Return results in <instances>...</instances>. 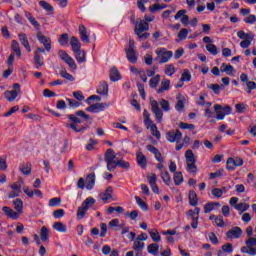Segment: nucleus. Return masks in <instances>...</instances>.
I'll return each mask as SVG.
<instances>
[{"mask_svg": "<svg viewBox=\"0 0 256 256\" xmlns=\"http://www.w3.org/2000/svg\"><path fill=\"white\" fill-rule=\"evenodd\" d=\"M67 117L72 121V123H67L66 127L68 129H72L75 133H83V131H87V129H89V125L82 126L80 129L77 128V125L83 123L82 119H84V121H89L90 119L89 114L85 113V111L79 110L76 111L75 114H69ZM79 117H82V119Z\"/></svg>", "mask_w": 256, "mask_h": 256, "instance_id": "f257e3e1", "label": "nucleus"}, {"mask_svg": "<svg viewBox=\"0 0 256 256\" xmlns=\"http://www.w3.org/2000/svg\"><path fill=\"white\" fill-rule=\"evenodd\" d=\"M157 57L155 58V61H159L160 65L163 63H169L171 59L173 58V51H169L165 48H158L156 50Z\"/></svg>", "mask_w": 256, "mask_h": 256, "instance_id": "f03ea898", "label": "nucleus"}, {"mask_svg": "<svg viewBox=\"0 0 256 256\" xmlns=\"http://www.w3.org/2000/svg\"><path fill=\"white\" fill-rule=\"evenodd\" d=\"M95 205V199L93 197H88L85 199V201L82 203L81 207L78 208L77 211V217L79 220L83 219L85 215L87 214V211L91 209Z\"/></svg>", "mask_w": 256, "mask_h": 256, "instance_id": "7ed1b4c3", "label": "nucleus"}, {"mask_svg": "<svg viewBox=\"0 0 256 256\" xmlns=\"http://www.w3.org/2000/svg\"><path fill=\"white\" fill-rule=\"evenodd\" d=\"M246 246L241 248L242 253H246L247 255L255 256L256 255V238L250 237L246 240Z\"/></svg>", "mask_w": 256, "mask_h": 256, "instance_id": "20e7f679", "label": "nucleus"}, {"mask_svg": "<svg viewBox=\"0 0 256 256\" xmlns=\"http://www.w3.org/2000/svg\"><path fill=\"white\" fill-rule=\"evenodd\" d=\"M21 93V85L19 83L13 84V90L5 91L4 97L7 101H15Z\"/></svg>", "mask_w": 256, "mask_h": 256, "instance_id": "39448f33", "label": "nucleus"}, {"mask_svg": "<svg viewBox=\"0 0 256 256\" xmlns=\"http://www.w3.org/2000/svg\"><path fill=\"white\" fill-rule=\"evenodd\" d=\"M58 55L60 59H62V61H64V63H66L70 67V69H73L74 71L75 69H77V63H75V60L71 56H69V54L65 50H59Z\"/></svg>", "mask_w": 256, "mask_h": 256, "instance_id": "423d86ee", "label": "nucleus"}, {"mask_svg": "<svg viewBox=\"0 0 256 256\" xmlns=\"http://www.w3.org/2000/svg\"><path fill=\"white\" fill-rule=\"evenodd\" d=\"M166 139L170 143H181V140L183 139V133H181V131L178 129L170 130L166 133Z\"/></svg>", "mask_w": 256, "mask_h": 256, "instance_id": "0eeeda50", "label": "nucleus"}, {"mask_svg": "<svg viewBox=\"0 0 256 256\" xmlns=\"http://www.w3.org/2000/svg\"><path fill=\"white\" fill-rule=\"evenodd\" d=\"M150 104L152 107V112L156 117L157 123H161V121H163V111L161 110V108H159V103L157 102V100H151Z\"/></svg>", "mask_w": 256, "mask_h": 256, "instance_id": "6e6552de", "label": "nucleus"}, {"mask_svg": "<svg viewBox=\"0 0 256 256\" xmlns=\"http://www.w3.org/2000/svg\"><path fill=\"white\" fill-rule=\"evenodd\" d=\"M145 31H149V23L145 22L141 18H138L135 25V35H139V33H145Z\"/></svg>", "mask_w": 256, "mask_h": 256, "instance_id": "1a4fd4ad", "label": "nucleus"}, {"mask_svg": "<svg viewBox=\"0 0 256 256\" xmlns=\"http://www.w3.org/2000/svg\"><path fill=\"white\" fill-rule=\"evenodd\" d=\"M243 235V230L240 227L235 226L226 232V237L228 239H239Z\"/></svg>", "mask_w": 256, "mask_h": 256, "instance_id": "9d476101", "label": "nucleus"}, {"mask_svg": "<svg viewBox=\"0 0 256 256\" xmlns=\"http://www.w3.org/2000/svg\"><path fill=\"white\" fill-rule=\"evenodd\" d=\"M36 37L38 41L45 47L46 51H51V38L43 35L41 32H38Z\"/></svg>", "mask_w": 256, "mask_h": 256, "instance_id": "9b49d317", "label": "nucleus"}, {"mask_svg": "<svg viewBox=\"0 0 256 256\" xmlns=\"http://www.w3.org/2000/svg\"><path fill=\"white\" fill-rule=\"evenodd\" d=\"M106 107H109V104L96 103V104H92L89 107H87L86 111H88V113H99V111H104V109H106Z\"/></svg>", "mask_w": 256, "mask_h": 256, "instance_id": "f8f14e48", "label": "nucleus"}, {"mask_svg": "<svg viewBox=\"0 0 256 256\" xmlns=\"http://www.w3.org/2000/svg\"><path fill=\"white\" fill-rule=\"evenodd\" d=\"M79 33L80 39L81 41H83V43H91V39L89 38V35H87V28L85 27V25H79Z\"/></svg>", "mask_w": 256, "mask_h": 256, "instance_id": "ddd939ff", "label": "nucleus"}, {"mask_svg": "<svg viewBox=\"0 0 256 256\" xmlns=\"http://www.w3.org/2000/svg\"><path fill=\"white\" fill-rule=\"evenodd\" d=\"M136 160L139 166H141L142 169L147 168V157L143 155V152L139 151L136 153Z\"/></svg>", "mask_w": 256, "mask_h": 256, "instance_id": "4468645a", "label": "nucleus"}, {"mask_svg": "<svg viewBox=\"0 0 256 256\" xmlns=\"http://www.w3.org/2000/svg\"><path fill=\"white\" fill-rule=\"evenodd\" d=\"M20 43H22L23 47L28 51V53H31V45L29 44V39L27 38V34L20 33L18 35Z\"/></svg>", "mask_w": 256, "mask_h": 256, "instance_id": "2eb2a0df", "label": "nucleus"}, {"mask_svg": "<svg viewBox=\"0 0 256 256\" xmlns=\"http://www.w3.org/2000/svg\"><path fill=\"white\" fill-rule=\"evenodd\" d=\"M95 187V172H92L86 177V189L91 191Z\"/></svg>", "mask_w": 256, "mask_h": 256, "instance_id": "dca6fc26", "label": "nucleus"}, {"mask_svg": "<svg viewBox=\"0 0 256 256\" xmlns=\"http://www.w3.org/2000/svg\"><path fill=\"white\" fill-rule=\"evenodd\" d=\"M2 211L3 213H5V215L7 217H9L10 219H19V213L13 211V209H11L10 207L8 206H4L2 207Z\"/></svg>", "mask_w": 256, "mask_h": 256, "instance_id": "f3484780", "label": "nucleus"}, {"mask_svg": "<svg viewBox=\"0 0 256 256\" xmlns=\"http://www.w3.org/2000/svg\"><path fill=\"white\" fill-rule=\"evenodd\" d=\"M148 182L150 183V187H151L153 193H159V186H157V175L152 174L148 178Z\"/></svg>", "mask_w": 256, "mask_h": 256, "instance_id": "a211bd4d", "label": "nucleus"}, {"mask_svg": "<svg viewBox=\"0 0 256 256\" xmlns=\"http://www.w3.org/2000/svg\"><path fill=\"white\" fill-rule=\"evenodd\" d=\"M109 199H113V187L108 186L105 192L101 195L103 203H107Z\"/></svg>", "mask_w": 256, "mask_h": 256, "instance_id": "6ab92c4d", "label": "nucleus"}, {"mask_svg": "<svg viewBox=\"0 0 256 256\" xmlns=\"http://www.w3.org/2000/svg\"><path fill=\"white\" fill-rule=\"evenodd\" d=\"M171 89V81L169 79H162L160 88L157 90V93H165V91H169Z\"/></svg>", "mask_w": 256, "mask_h": 256, "instance_id": "aec40b11", "label": "nucleus"}, {"mask_svg": "<svg viewBox=\"0 0 256 256\" xmlns=\"http://www.w3.org/2000/svg\"><path fill=\"white\" fill-rule=\"evenodd\" d=\"M115 159H117V156L115 155V150L111 148L107 149L104 155V161L106 163H111V161H115Z\"/></svg>", "mask_w": 256, "mask_h": 256, "instance_id": "412c9836", "label": "nucleus"}, {"mask_svg": "<svg viewBox=\"0 0 256 256\" xmlns=\"http://www.w3.org/2000/svg\"><path fill=\"white\" fill-rule=\"evenodd\" d=\"M189 203L192 207H197L199 205V198L195 190H191L188 195Z\"/></svg>", "mask_w": 256, "mask_h": 256, "instance_id": "4be33fe9", "label": "nucleus"}, {"mask_svg": "<svg viewBox=\"0 0 256 256\" xmlns=\"http://www.w3.org/2000/svg\"><path fill=\"white\" fill-rule=\"evenodd\" d=\"M70 45L72 47V51L75 53L77 51H81V42H79V39L75 36L71 37Z\"/></svg>", "mask_w": 256, "mask_h": 256, "instance_id": "5701e85b", "label": "nucleus"}, {"mask_svg": "<svg viewBox=\"0 0 256 256\" xmlns=\"http://www.w3.org/2000/svg\"><path fill=\"white\" fill-rule=\"evenodd\" d=\"M220 71H222V73H226L230 76L235 75V68H233V66L231 64L227 65V64L223 63L220 68Z\"/></svg>", "mask_w": 256, "mask_h": 256, "instance_id": "b1692460", "label": "nucleus"}, {"mask_svg": "<svg viewBox=\"0 0 256 256\" xmlns=\"http://www.w3.org/2000/svg\"><path fill=\"white\" fill-rule=\"evenodd\" d=\"M221 109H223V106L221 104L214 105L216 119H218V121H223L225 119V114L223 113V111H221Z\"/></svg>", "mask_w": 256, "mask_h": 256, "instance_id": "393cba45", "label": "nucleus"}, {"mask_svg": "<svg viewBox=\"0 0 256 256\" xmlns=\"http://www.w3.org/2000/svg\"><path fill=\"white\" fill-rule=\"evenodd\" d=\"M13 205H14V209H15L16 213H18V217H19V215H21V213H23V200H21V198H17L16 200L13 201Z\"/></svg>", "mask_w": 256, "mask_h": 256, "instance_id": "a878e982", "label": "nucleus"}, {"mask_svg": "<svg viewBox=\"0 0 256 256\" xmlns=\"http://www.w3.org/2000/svg\"><path fill=\"white\" fill-rule=\"evenodd\" d=\"M125 53L130 63H137V52H135V50H125Z\"/></svg>", "mask_w": 256, "mask_h": 256, "instance_id": "bb28decb", "label": "nucleus"}, {"mask_svg": "<svg viewBox=\"0 0 256 256\" xmlns=\"http://www.w3.org/2000/svg\"><path fill=\"white\" fill-rule=\"evenodd\" d=\"M121 79V73H119V70L117 67H113L110 70V80L115 82V81H120Z\"/></svg>", "mask_w": 256, "mask_h": 256, "instance_id": "cd10ccee", "label": "nucleus"}, {"mask_svg": "<svg viewBox=\"0 0 256 256\" xmlns=\"http://www.w3.org/2000/svg\"><path fill=\"white\" fill-rule=\"evenodd\" d=\"M34 65L36 69H40V67H43V65H45L43 57H41V54H37V52L34 53Z\"/></svg>", "mask_w": 256, "mask_h": 256, "instance_id": "c85d7f7f", "label": "nucleus"}, {"mask_svg": "<svg viewBox=\"0 0 256 256\" xmlns=\"http://www.w3.org/2000/svg\"><path fill=\"white\" fill-rule=\"evenodd\" d=\"M74 53H75L76 61L78 63H85L87 61L85 50H78Z\"/></svg>", "mask_w": 256, "mask_h": 256, "instance_id": "c756f323", "label": "nucleus"}, {"mask_svg": "<svg viewBox=\"0 0 256 256\" xmlns=\"http://www.w3.org/2000/svg\"><path fill=\"white\" fill-rule=\"evenodd\" d=\"M99 95H109V84L107 82H102L97 89Z\"/></svg>", "mask_w": 256, "mask_h": 256, "instance_id": "7c9ffc66", "label": "nucleus"}, {"mask_svg": "<svg viewBox=\"0 0 256 256\" xmlns=\"http://www.w3.org/2000/svg\"><path fill=\"white\" fill-rule=\"evenodd\" d=\"M53 229L58 231V233H67V225H65L63 222H55L53 224Z\"/></svg>", "mask_w": 256, "mask_h": 256, "instance_id": "2f4dec72", "label": "nucleus"}, {"mask_svg": "<svg viewBox=\"0 0 256 256\" xmlns=\"http://www.w3.org/2000/svg\"><path fill=\"white\" fill-rule=\"evenodd\" d=\"M147 251H148V253H150V255H154V256L159 255V244L152 243V244L148 245Z\"/></svg>", "mask_w": 256, "mask_h": 256, "instance_id": "473e14b6", "label": "nucleus"}, {"mask_svg": "<svg viewBox=\"0 0 256 256\" xmlns=\"http://www.w3.org/2000/svg\"><path fill=\"white\" fill-rule=\"evenodd\" d=\"M40 239L44 243H46V241H49V228H47L46 226H43L40 229Z\"/></svg>", "mask_w": 256, "mask_h": 256, "instance_id": "72a5a7b5", "label": "nucleus"}, {"mask_svg": "<svg viewBox=\"0 0 256 256\" xmlns=\"http://www.w3.org/2000/svg\"><path fill=\"white\" fill-rule=\"evenodd\" d=\"M215 207H221L219 202H209L204 205V213H211L215 209Z\"/></svg>", "mask_w": 256, "mask_h": 256, "instance_id": "f704fd0d", "label": "nucleus"}, {"mask_svg": "<svg viewBox=\"0 0 256 256\" xmlns=\"http://www.w3.org/2000/svg\"><path fill=\"white\" fill-rule=\"evenodd\" d=\"M186 157V165L190 163H197V160L195 159V154L193 153V150H187L185 152Z\"/></svg>", "mask_w": 256, "mask_h": 256, "instance_id": "c9c22d12", "label": "nucleus"}, {"mask_svg": "<svg viewBox=\"0 0 256 256\" xmlns=\"http://www.w3.org/2000/svg\"><path fill=\"white\" fill-rule=\"evenodd\" d=\"M148 233L154 243H159V241H161V235L159 234V231L157 229L149 230Z\"/></svg>", "mask_w": 256, "mask_h": 256, "instance_id": "e433bc0d", "label": "nucleus"}, {"mask_svg": "<svg viewBox=\"0 0 256 256\" xmlns=\"http://www.w3.org/2000/svg\"><path fill=\"white\" fill-rule=\"evenodd\" d=\"M237 37H239V39H255V34L253 33H245V31L240 30L237 32Z\"/></svg>", "mask_w": 256, "mask_h": 256, "instance_id": "4c0bfd02", "label": "nucleus"}, {"mask_svg": "<svg viewBox=\"0 0 256 256\" xmlns=\"http://www.w3.org/2000/svg\"><path fill=\"white\" fill-rule=\"evenodd\" d=\"M135 200L137 205H139L140 209H142V211H149V206L147 205V203H145V201H143V199H141V197L135 196Z\"/></svg>", "mask_w": 256, "mask_h": 256, "instance_id": "58836bf2", "label": "nucleus"}, {"mask_svg": "<svg viewBox=\"0 0 256 256\" xmlns=\"http://www.w3.org/2000/svg\"><path fill=\"white\" fill-rule=\"evenodd\" d=\"M159 81H161V75L156 74L154 77H152L149 81V85L152 89H155L159 85Z\"/></svg>", "mask_w": 256, "mask_h": 256, "instance_id": "ea45409f", "label": "nucleus"}, {"mask_svg": "<svg viewBox=\"0 0 256 256\" xmlns=\"http://www.w3.org/2000/svg\"><path fill=\"white\" fill-rule=\"evenodd\" d=\"M150 133L151 135H153V137H156V139H161V132L159 131V129L157 128V125L152 124L150 127Z\"/></svg>", "mask_w": 256, "mask_h": 256, "instance_id": "a19ab883", "label": "nucleus"}, {"mask_svg": "<svg viewBox=\"0 0 256 256\" xmlns=\"http://www.w3.org/2000/svg\"><path fill=\"white\" fill-rule=\"evenodd\" d=\"M236 167L235 159L232 157L228 158L226 161V169L228 171H235Z\"/></svg>", "mask_w": 256, "mask_h": 256, "instance_id": "79ce46f5", "label": "nucleus"}, {"mask_svg": "<svg viewBox=\"0 0 256 256\" xmlns=\"http://www.w3.org/2000/svg\"><path fill=\"white\" fill-rule=\"evenodd\" d=\"M160 175L165 185H171V175L168 171H162Z\"/></svg>", "mask_w": 256, "mask_h": 256, "instance_id": "37998d69", "label": "nucleus"}, {"mask_svg": "<svg viewBox=\"0 0 256 256\" xmlns=\"http://www.w3.org/2000/svg\"><path fill=\"white\" fill-rule=\"evenodd\" d=\"M12 51H14L18 57H21V46H19L17 40L12 41Z\"/></svg>", "mask_w": 256, "mask_h": 256, "instance_id": "c03bdc74", "label": "nucleus"}, {"mask_svg": "<svg viewBox=\"0 0 256 256\" xmlns=\"http://www.w3.org/2000/svg\"><path fill=\"white\" fill-rule=\"evenodd\" d=\"M58 43H60V45H62L63 47H65V45L69 44V34L67 33H63L61 34Z\"/></svg>", "mask_w": 256, "mask_h": 256, "instance_id": "a18cd8bd", "label": "nucleus"}, {"mask_svg": "<svg viewBox=\"0 0 256 256\" xmlns=\"http://www.w3.org/2000/svg\"><path fill=\"white\" fill-rule=\"evenodd\" d=\"M19 169L21 173H23V175H31V163H27L26 165H21Z\"/></svg>", "mask_w": 256, "mask_h": 256, "instance_id": "49530a36", "label": "nucleus"}, {"mask_svg": "<svg viewBox=\"0 0 256 256\" xmlns=\"http://www.w3.org/2000/svg\"><path fill=\"white\" fill-rule=\"evenodd\" d=\"M181 183H183V173L175 172L174 173V184L176 186H179V185H181Z\"/></svg>", "mask_w": 256, "mask_h": 256, "instance_id": "de8ad7c7", "label": "nucleus"}, {"mask_svg": "<svg viewBox=\"0 0 256 256\" xmlns=\"http://www.w3.org/2000/svg\"><path fill=\"white\" fill-rule=\"evenodd\" d=\"M40 7H42V9H44L45 11L51 12L53 11V6L51 4H49V2L45 1V0H41L39 2Z\"/></svg>", "mask_w": 256, "mask_h": 256, "instance_id": "09e8293b", "label": "nucleus"}, {"mask_svg": "<svg viewBox=\"0 0 256 256\" xmlns=\"http://www.w3.org/2000/svg\"><path fill=\"white\" fill-rule=\"evenodd\" d=\"M224 85H219V84H211L209 86V89H212L214 91L215 95H219L221 93V89H224Z\"/></svg>", "mask_w": 256, "mask_h": 256, "instance_id": "8fccbe9b", "label": "nucleus"}, {"mask_svg": "<svg viewBox=\"0 0 256 256\" xmlns=\"http://www.w3.org/2000/svg\"><path fill=\"white\" fill-rule=\"evenodd\" d=\"M206 50L211 55H217V53H219V50L217 49V46H215V44H207L206 45Z\"/></svg>", "mask_w": 256, "mask_h": 256, "instance_id": "3c124183", "label": "nucleus"}, {"mask_svg": "<svg viewBox=\"0 0 256 256\" xmlns=\"http://www.w3.org/2000/svg\"><path fill=\"white\" fill-rule=\"evenodd\" d=\"M60 75L63 79H67V81H75L73 75L69 74L66 69L60 70Z\"/></svg>", "mask_w": 256, "mask_h": 256, "instance_id": "603ef678", "label": "nucleus"}, {"mask_svg": "<svg viewBox=\"0 0 256 256\" xmlns=\"http://www.w3.org/2000/svg\"><path fill=\"white\" fill-rule=\"evenodd\" d=\"M49 207H59L61 205V198L55 197L49 200Z\"/></svg>", "mask_w": 256, "mask_h": 256, "instance_id": "864d4df0", "label": "nucleus"}, {"mask_svg": "<svg viewBox=\"0 0 256 256\" xmlns=\"http://www.w3.org/2000/svg\"><path fill=\"white\" fill-rule=\"evenodd\" d=\"M237 211H241V213H245L249 209V204L247 203H239L235 206Z\"/></svg>", "mask_w": 256, "mask_h": 256, "instance_id": "5fc2aeb1", "label": "nucleus"}, {"mask_svg": "<svg viewBox=\"0 0 256 256\" xmlns=\"http://www.w3.org/2000/svg\"><path fill=\"white\" fill-rule=\"evenodd\" d=\"M117 167H120L121 169H129L131 167V164L125 160H118L116 162Z\"/></svg>", "mask_w": 256, "mask_h": 256, "instance_id": "6e6d98bb", "label": "nucleus"}, {"mask_svg": "<svg viewBox=\"0 0 256 256\" xmlns=\"http://www.w3.org/2000/svg\"><path fill=\"white\" fill-rule=\"evenodd\" d=\"M165 73L168 77L175 75V66H173V64L166 65Z\"/></svg>", "mask_w": 256, "mask_h": 256, "instance_id": "4d7b16f0", "label": "nucleus"}, {"mask_svg": "<svg viewBox=\"0 0 256 256\" xmlns=\"http://www.w3.org/2000/svg\"><path fill=\"white\" fill-rule=\"evenodd\" d=\"M134 251H139L145 249V242H141L139 240H136L133 245Z\"/></svg>", "mask_w": 256, "mask_h": 256, "instance_id": "13d9d810", "label": "nucleus"}, {"mask_svg": "<svg viewBox=\"0 0 256 256\" xmlns=\"http://www.w3.org/2000/svg\"><path fill=\"white\" fill-rule=\"evenodd\" d=\"M235 109L237 113H245V111H247V105L244 103H238L235 105Z\"/></svg>", "mask_w": 256, "mask_h": 256, "instance_id": "bf43d9fd", "label": "nucleus"}, {"mask_svg": "<svg viewBox=\"0 0 256 256\" xmlns=\"http://www.w3.org/2000/svg\"><path fill=\"white\" fill-rule=\"evenodd\" d=\"M53 217L55 219H61L62 217H65V210L58 209L53 212Z\"/></svg>", "mask_w": 256, "mask_h": 256, "instance_id": "052dcab7", "label": "nucleus"}, {"mask_svg": "<svg viewBox=\"0 0 256 256\" xmlns=\"http://www.w3.org/2000/svg\"><path fill=\"white\" fill-rule=\"evenodd\" d=\"M182 81H191V72L188 69H185L180 78Z\"/></svg>", "mask_w": 256, "mask_h": 256, "instance_id": "680f3d73", "label": "nucleus"}, {"mask_svg": "<svg viewBox=\"0 0 256 256\" xmlns=\"http://www.w3.org/2000/svg\"><path fill=\"white\" fill-rule=\"evenodd\" d=\"M211 194L213 195V197H223V190L220 188H214L211 190Z\"/></svg>", "mask_w": 256, "mask_h": 256, "instance_id": "e2e57ef3", "label": "nucleus"}, {"mask_svg": "<svg viewBox=\"0 0 256 256\" xmlns=\"http://www.w3.org/2000/svg\"><path fill=\"white\" fill-rule=\"evenodd\" d=\"M222 251L225 253H233V244L231 243H226L222 246Z\"/></svg>", "mask_w": 256, "mask_h": 256, "instance_id": "0e129e2a", "label": "nucleus"}, {"mask_svg": "<svg viewBox=\"0 0 256 256\" xmlns=\"http://www.w3.org/2000/svg\"><path fill=\"white\" fill-rule=\"evenodd\" d=\"M187 171L195 175L197 173V165L195 163L187 164Z\"/></svg>", "mask_w": 256, "mask_h": 256, "instance_id": "69168bd1", "label": "nucleus"}, {"mask_svg": "<svg viewBox=\"0 0 256 256\" xmlns=\"http://www.w3.org/2000/svg\"><path fill=\"white\" fill-rule=\"evenodd\" d=\"M179 127L180 129H189V131H193V129H195L193 124H187L185 122H180Z\"/></svg>", "mask_w": 256, "mask_h": 256, "instance_id": "338daca9", "label": "nucleus"}, {"mask_svg": "<svg viewBox=\"0 0 256 256\" xmlns=\"http://www.w3.org/2000/svg\"><path fill=\"white\" fill-rule=\"evenodd\" d=\"M247 89L246 92L247 93H251V91H253V89H256V83L254 81H248L246 83Z\"/></svg>", "mask_w": 256, "mask_h": 256, "instance_id": "774afa93", "label": "nucleus"}]
</instances>
